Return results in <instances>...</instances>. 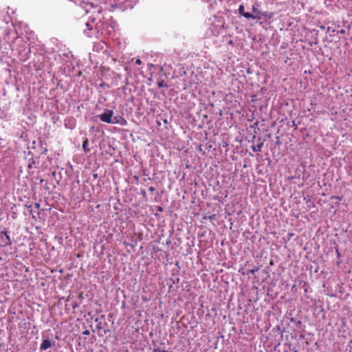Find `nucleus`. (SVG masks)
<instances>
[{
  "label": "nucleus",
  "instance_id": "f257e3e1",
  "mask_svg": "<svg viewBox=\"0 0 352 352\" xmlns=\"http://www.w3.org/2000/svg\"><path fill=\"white\" fill-rule=\"evenodd\" d=\"M252 10L254 14H252V17H250V19L260 20L263 17L270 19L273 16L272 13L269 14L267 12H261L254 6L252 7Z\"/></svg>",
  "mask_w": 352,
  "mask_h": 352
},
{
  "label": "nucleus",
  "instance_id": "f03ea898",
  "mask_svg": "<svg viewBox=\"0 0 352 352\" xmlns=\"http://www.w3.org/2000/svg\"><path fill=\"white\" fill-rule=\"evenodd\" d=\"M113 111L112 110L106 109L104 111L99 115V118L102 122L111 124L113 118Z\"/></svg>",
  "mask_w": 352,
  "mask_h": 352
},
{
  "label": "nucleus",
  "instance_id": "7ed1b4c3",
  "mask_svg": "<svg viewBox=\"0 0 352 352\" xmlns=\"http://www.w3.org/2000/svg\"><path fill=\"white\" fill-rule=\"evenodd\" d=\"M0 240V245L2 247L8 246L12 244L10 237L7 231H3L1 232Z\"/></svg>",
  "mask_w": 352,
  "mask_h": 352
},
{
  "label": "nucleus",
  "instance_id": "20e7f679",
  "mask_svg": "<svg viewBox=\"0 0 352 352\" xmlns=\"http://www.w3.org/2000/svg\"><path fill=\"white\" fill-rule=\"evenodd\" d=\"M95 321L97 322L96 328L99 331L101 332V334L99 333V336H102L103 335H105L110 331L109 329L105 328V326L107 324L106 322H102L98 318H96Z\"/></svg>",
  "mask_w": 352,
  "mask_h": 352
},
{
  "label": "nucleus",
  "instance_id": "39448f33",
  "mask_svg": "<svg viewBox=\"0 0 352 352\" xmlns=\"http://www.w3.org/2000/svg\"><path fill=\"white\" fill-rule=\"evenodd\" d=\"M111 124H118L121 126H126L127 124V121L122 116H118L113 117Z\"/></svg>",
  "mask_w": 352,
  "mask_h": 352
},
{
  "label": "nucleus",
  "instance_id": "423d86ee",
  "mask_svg": "<svg viewBox=\"0 0 352 352\" xmlns=\"http://www.w3.org/2000/svg\"><path fill=\"white\" fill-rule=\"evenodd\" d=\"M54 343H55V342H52L51 340H47V339L43 340L42 343L41 344L40 350L45 351V350L51 348Z\"/></svg>",
  "mask_w": 352,
  "mask_h": 352
},
{
  "label": "nucleus",
  "instance_id": "0eeeda50",
  "mask_svg": "<svg viewBox=\"0 0 352 352\" xmlns=\"http://www.w3.org/2000/svg\"><path fill=\"white\" fill-rule=\"evenodd\" d=\"M239 13L246 19H250V17H252V14L250 12H245V8L243 5L239 6Z\"/></svg>",
  "mask_w": 352,
  "mask_h": 352
},
{
  "label": "nucleus",
  "instance_id": "6e6552de",
  "mask_svg": "<svg viewBox=\"0 0 352 352\" xmlns=\"http://www.w3.org/2000/svg\"><path fill=\"white\" fill-rule=\"evenodd\" d=\"M89 144L88 139L86 138L82 143V148L85 153L89 152L90 149L87 148V145Z\"/></svg>",
  "mask_w": 352,
  "mask_h": 352
},
{
  "label": "nucleus",
  "instance_id": "1a4fd4ad",
  "mask_svg": "<svg viewBox=\"0 0 352 352\" xmlns=\"http://www.w3.org/2000/svg\"><path fill=\"white\" fill-rule=\"evenodd\" d=\"M263 146V143L258 144L256 146H252V151L254 152H259L261 151V148Z\"/></svg>",
  "mask_w": 352,
  "mask_h": 352
},
{
  "label": "nucleus",
  "instance_id": "9d476101",
  "mask_svg": "<svg viewBox=\"0 0 352 352\" xmlns=\"http://www.w3.org/2000/svg\"><path fill=\"white\" fill-rule=\"evenodd\" d=\"M259 270L258 267H256L253 269H251L250 270L248 271V274H254L256 272H257L258 270Z\"/></svg>",
  "mask_w": 352,
  "mask_h": 352
},
{
  "label": "nucleus",
  "instance_id": "9b49d317",
  "mask_svg": "<svg viewBox=\"0 0 352 352\" xmlns=\"http://www.w3.org/2000/svg\"><path fill=\"white\" fill-rule=\"evenodd\" d=\"M157 85H158L159 87H163L164 86L166 87V85L165 84L164 80H162L160 82H158Z\"/></svg>",
  "mask_w": 352,
  "mask_h": 352
},
{
  "label": "nucleus",
  "instance_id": "f8f14e48",
  "mask_svg": "<svg viewBox=\"0 0 352 352\" xmlns=\"http://www.w3.org/2000/svg\"><path fill=\"white\" fill-rule=\"evenodd\" d=\"M135 63L138 65H141L142 63V61L140 59L138 58L136 60H135Z\"/></svg>",
  "mask_w": 352,
  "mask_h": 352
},
{
  "label": "nucleus",
  "instance_id": "ddd939ff",
  "mask_svg": "<svg viewBox=\"0 0 352 352\" xmlns=\"http://www.w3.org/2000/svg\"><path fill=\"white\" fill-rule=\"evenodd\" d=\"M89 333H89V330H85V331H84L82 332V334H83V335H87V336H88V335H89Z\"/></svg>",
  "mask_w": 352,
  "mask_h": 352
},
{
  "label": "nucleus",
  "instance_id": "4468645a",
  "mask_svg": "<svg viewBox=\"0 0 352 352\" xmlns=\"http://www.w3.org/2000/svg\"><path fill=\"white\" fill-rule=\"evenodd\" d=\"M148 190H149L150 191H151V192H153V191H155V188L153 186H150V187L148 188Z\"/></svg>",
  "mask_w": 352,
  "mask_h": 352
},
{
  "label": "nucleus",
  "instance_id": "2eb2a0df",
  "mask_svg": "<svg viewBox=\"0 0 352 352\" xmlns=\"http://www.w3.org/2000/svg\"><path fill=\"white\" fill-rule=\"evenodd\" d=\"M28 168H32V164H30L29 166H28Z\"/></svg>",
  "mask_w": 352,
  "mask_h": 352
},
{
  "label": "nucleus",
  "instance_id": "dca6fc26",
  "mask_svg": "<svg viewBox=\"0 0 352 352\" xmlns=\"http://www.w3.org/2000/svg\"><path fill=\"white\" fill-rule=\"evenodd\" d=\"M36 207L38 208L39 207V204H36Z\"/></svg>",
  "mask_w": 352,
  "mask_h": 352
}]
</instances>
